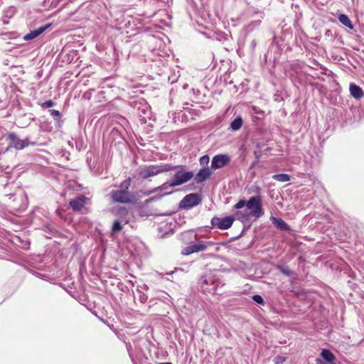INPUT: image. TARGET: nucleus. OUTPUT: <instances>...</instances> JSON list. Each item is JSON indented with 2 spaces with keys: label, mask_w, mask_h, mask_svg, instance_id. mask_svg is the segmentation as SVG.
<instances>
[{
  "label": "nucleus",
  "mask_w": 364,
  "mask_h": 364,
  "mask_svg": "<svg viewBox=\"0 0 364 364\" xmlns=\"http://www.w3.org/2000/svg\"><path fill=\"white\" fill-rule=\"evenodd\" d=\"M245 206L247 208L250 215H252L254 220L258 219L264 214L262 198L260 196H252L247 201L240 200L234 207L235 209H242Z\"/></svg>",
  "instance_id": "1"
},
{
  "label": "nucleus",
  "mask_w": 364,
  "mask_h": 364,
  "mask_svg": "<svg viewBox=\"0 0 364 364\" xmlns=\"http://www.w3.org/2000/svg\"><path fill=\"white\" fill-rule=\"evenodd\" d=\"M176 166H172L169 164H161L159 165H150L145 166L144 167H140L139 169V175L142 178H148L150 177L155 176L159 173L164 172H168L171 170H173Z\"/></svg>",
  "instance_id": "2"
},
{
  "label": "nucleus",
  "mask_w": 364,
  "mask_h": 364,
  "mask_svg": "<svg viewBox=\"0 0 364 364\" xmlns=\"http://www.w3.org/2000/svg\"><path fill=\"white\" fill-rule=\"evenodd\" d=\"M194 176L193 171H186L181 168L176 172L173 178L171 180L172 186H178L189 181Z\"/></svg>",
  "instance_id": "3"
},
{
  "label": "nucleus",
  "mask_w": 364,
  "mask_h": 364,
  "mask_svg": "<svg viewBox=\"0 0 364 364\" xmlns=\"http://www.w3.org/2000/svg\"><path fill=\"white\" fill-rule=\"evenodd\" d=\"M201 202L200 197L197 193H189L186 195L180 202L179 208L189 209L198 205Z\"/></svg>",
  "instance_id": "4"
},
{
  "label": "nucleus",
  "mask_w": 364,
  "mask_h": 364,
  "mask_svg": "<svg viewBox=\"0 0 364 364\" xmlns=\"http://www.w3.org/2000/svg\"><path fill=\"white\" fill-rule=\"evenodd\" d=\"M110 197L114 202L121 203H129L132 202V196L130 192L124 190L112 191Z\"/></svg>",
  "instance_id": "5"
},
{
  "label": "nucleus",
  "mask_w": 364,
  "mask_h": 364,
  "mask_svg": "<svg viewBox=\"0 0 364 364\" xmlns=\"http://www.w3.org/2000/svg\"><path fill=\"white\" fill-rule=\"evenodd\" d=\"M230 162V157L228 154H218L213 156L211 161L213 169L221 168Z\"/></svg>",
  "instance_id": "6"
},
{
  "label": "nucleus",
  "mask_w": 364,
  "mask_h": 364,
  "mask_svg": "<svg viewBox=\"0 0 364 364\" xmlns=\"http://www.w3.org/2000/svg\"><path fill=\"white\" fill-rule=\"evenodd\" d=\"M233 216H226L223 218L214 217L211 220V224L213 227L217 228H230L235 220Z\"/></svg>",
  "instance_id": "7"
},
{
  "label": "nucleus",
  "mask_w": 364,
  "mask_h": 364,
  "mask_svg": "<svg viewBox=\"0 0 364 364\" xmlns=\"http://www.w3.org/2000/svg\"><path fill=\"white\" fill-rule=\"evenodd\" d=\"M87 198L84 196L77 197L70 201V205L75 211L80 210L86 204Z\"/></svg>",
  "instance_id": "8"
},
{
  "label": "nucleus",
  "mask_w": 364,
  "mask_h": 364,
  "mask_svg": "<svg viewBox=\"0 0 364 364\" xmlns=\"http://www.w3.org/2000/svg\"><path fill=\"white\" fill-rule=\"evenodd\" d=\"M8 137L12 141L13 146L16 149L21 150L28 145L27 140L19 139L14 133H10Z\"/></svg>",
  "instance_id": "9"
},
{
  "label": "nucleus",
  "mask_w": 364,
  "mask_h": 364,
  "mask_svg": "<svg viewBox=\"0 0 364 364\" xmlns=\"http://www.w3.org/2000/svg\"><path fill=\"white\" fill-rule=\"evenodd\" d=\"M212 175V171L208 167L201 168L195 176V181L200 183L208 179Z\"/></svg>",
  "instance_id": "10"
},
{
  "label": "nucleus",
  "mask_w": 364,
  "mask_h": 364,
  "mask_svg": "<svg viewBox=\"0 0 364 364\" xmlns=\"http://www.w3.org/2000/svg\"><path fill=\"white\" fill-rule=\"evenodd\" d=\"M49 26H50V25L47 24L46 26H41L34 31H31L28 33H27L26 35L24 36L23 39L25 41L33 40V39L36 38V37H38L41 33H43L46 30V28H48Z\"/></svg>",
  "instance_id": "11"
},
{
  "label": "nucleus",
  "mask_w": 364,
  "mask_h": 364,
  "mask_svg": "<svg viewBox=\"0 0 364 364\" xmlns=\"http://www.w3.org/2000/svg\"><path fill=\"white\" fill-rule=\"evenodd\" d=\"M238 210L235 214V219L241 220L242 223L248 222L252 218L247 208L243 210L237 209Z\"/></svg>",
  "instance_id": "12"
},
{
  "label": "nucleus",
  "mask_w": 364,
  "mask_h": 364,
  "mask_svg": "<svg viewBox=\"0 0 364 364\" xmlns=\"http://www.w3.org/2000/svg\"><path fill=\"white\" fill-rule=\"evenodd\" d=\"M349 90L350 95L357 100L362 98L364 95L363 90L354 83L350 84Z\"/></svg>",
  "instance_id": "13"
},
{
  "label": "nucleus",
  "mask_w": 364,
  "mask_h": 364,
  "mask_svg": "<svg viewBox=\"0 0 364 364\" xmlns=\"http://www.w3.org/2000/svg\"><path fill=\"white\" fill-rule=\"evenodd\" d=\"M321 355L326 362L329 363H333L336 359L335 355L329 350L327 349H323L321 353Z\"/></svg>",
  "instance_id": "14"
},
{
  "label": "nucleus",
  "mask_w": 364,
  "mask_h": 364,
  "mask_svg": "<svg viewBox=\"0 0 364 364\" xmlns=\"http://www.w3.org/2000/svg\"><path fill=\"white\" fill-rule=\"evenodd\" d=\"M338 20H339V21L343 25H344L345 26L348 27V28H350V29H353V24L351 23V21L350 20V18L348 17L347 15H346V14H341L338 16Z\"/></svg>",
  "instance_id": "15"
},
{
  "label": "nucleus",
  "mask_w": 364,
  "mask_h": 364,
  "mask_svg": "<svg viewBox=\"0 0 364 364\" xmlns=\"http://www.w3.org/2000/svg\"><path fill=\"white\" fill-rule=\"evenodd\" d=\"M243 124V120L241 117L235 118L230 124V128L233 131L239 130Z\"/></svg>",
  "instance_id": "16"
},
{
  "label": "nucleus",
  "mask_w": 364,
  "mask_h": 364,
  "mask_svg": "<svg viewBox=\"0 0 364 364\" xmlns=\"http://www.w3.org/2000/svg\"><path fill=\"white\" fill-rule=\"evenodd\" d=\"M272 178L279 182H287L290 180V176L287 173L276 174Z\"/></svg>",
  "instance_id": "17"
},
{
  "label": "nucleus",
  "mask_w": 364,
  "mask_h": 364,
  "mask_svg": "<svg viewBox=\"0 0 364 364\" xmlns=\"http://www.w3.org/2000/svg\"><path fill=\"white\" fill-rule=\"evenodd\" d=\"M270 219L272 221V223L277 226V228H288L286 223L280 218H277L272 216Z\"/></svg>",
  "instance_id": "18"
},
{
  "label": "nucleus",
  "mask_w": 364,
  "mask_h": 364,
  "mask_svg": "<svg viewBox=\"0 0 364 364\" xmlns=\"http://www.w3.org/2000/svg\"><path fill=\"white\" fill-rule=\"evenodd\" d=\"M169 187H173L171 186V181L170 183H164V184H162L161 186L159 187H157V188H154L153 190L150 191L149 193H146V196L149 195L150 193H156L159 191H163V190H166L167 188H168Z\"/></svg>",
  "instance_id": "19"
},
{
  "label": "nucleus",
  "mask_w": 364,
  "mask_h": 364,
  "mask_svg": "<svg viewBox=\"0 0 364 364\" xmlns=\"http://www.w3.org/2000/svg\"><path fill=\"white\" fill-rule=\"evenodd\" d=\"M195 252H198L197 248H196V246L195 244L186 247L182 251V254L183 255H191L192 253H195Z\"/></svg>",
  "instance_id": "20"
},
{
  "label": "nucleus",
  "mask_w": 364,
  "mask_h": 364,
  "mask_svg": "<svg viewBox=\"0 0 364 364\" xmlns=\"http://www.w3.org/2000/svg\"><path fill=\"white\" fill-rule=\"evenodd\" d=\"M128 223V220L127 218H119L114 220L113 225L112 228H122Z\"/></svg>",
  "instance_id": "21"
},
{
  "label": "nucleus",
  "mask_w": 364,
  "mask_h": 364,
  "mask_svg": "<svg viewBox=\"0 0 364 364\" xmlns=\"http://www.w3.org/2000/svg\"><path fill=\"white\" fill-rule=\"evenodd\" d=\"M210 244H212V242L200 241L195 245L196 246L197 251L198 252L204 251L207 248L208 245H210Z\"/></svg>",
  "instance_id": "22"
},
{
  "label": "nucleus",
  "mask_w": 364,
  "mask_h": 364,
  "mask_svg": "<svg viewBox=\"0 0 364 364\" xmlns=\"http://www.w3.org/2000/svg\"><path fill=\"white\" fill-rule=\"evenodd\" d=\"M130 184H131V178H128L127 179L124 180L120 185V190H124V191H128L129 189V187L130 186Z\"/></svg>",
  "instance_id": "23"
},
{
  "label": "nucleus",
  "mask_w": 364,
  "mask_h": 364,
  "mask_svg": "<svg viewBox=\"0 0 364 364\" xmlns=\"http://www.w3.org/2000/svg\"><path fill=\"white\" fill-rule=\"evenodd\" d=\"M183 235L185 236V237H188L191 239L192 237H194L195 239H196L197 237H198L197 233H196L193 230H188L185 231L183 233Z\"/></svg>",
  "instance_id": "24"
},
{
  "label": "nucleus",
  "mask_w": 364,
  "mask_h": 364,
  "mask_svg": "<svg viewBox=\"0 0 364 364\" xmlns=\"http://www.w3.org/2000/svg\"><path fill=\"white\" fill-rule=\"evenodd\" d=\"M209 160H210L209 156L208 155H204L200 157V165L205 166L208 164Z\"/></svg>",
  "instance_id": "25"
},
{
  "label": "nucleus",
  "mask_w": 364,
  "mask_h": 364,
  "mask_svg": "<svg viewBox=\"0 0 364 364\" xmlns=\"http://www.w3.org/2000/svg\"><path fill=\"white\" fill-rule=\"evenodd\" d=\"M168 193H165V194H162V195H160V196H154V197H151L150 198H148L145 200V203L146 204H148L151 201H155V200H159L161 199L163 196H166L168 195Z\"/></svg>",
  "instance_id": "26"
},
{
  "label": "nucleus",
  "mask_w": 364,
  "mask_h": 364,
  "mask_svg": "<svg viewBox=\"0 0 364 364\" xmlns=\"http://www.w3.org/2000/svg\"><path fill=\"white\" fill-rule=\"evenodd\" d=\"M252 299L258 304H264V299L260 295H257V294L254 295L252 296Z\"/></svg>",
  "instance_id": "27"
},
{
  "label": "nucleus",
  "mask_w": 364,
  "mask_h": 364,
  "mask_svg": "<svg viewBox=\"0 0 364 364\" xmlns=\"http://www.w3.org/2000/svg\"><path fill=\"white\" fill-rule=\"evenodd\" d=\"M14 14H15V9L13 7H11L5 11V16L11 17L14 15Z\"/></svg>",
  "instance_id": "28"
},
{
  "label": "nucleus",
  "mask_w": 364,
  "mask_h": 364,
  "mask_svg": "<svg viewBox=\"0 0 364 364\" xmlns=\"http://www.w3.org/2000/svg\"><path fill=\"white\" fill-rule=\"evenodd\" d=\"M54 102L52 100H47L43 104V107H52L54 106Z\"/></svg>",
  "instance_id": "29"
},
{
  "label": "nucleus",
  "mask_w": 364,
  "mask_h": 364,
  "mask_svg": "<svg viewBox=\"0 0 364 364\" xmlns=\"http://www.w3.org/2000/svg\"><path fill=\"white\" fill-rule=\"evenodd\" d=\"M202 282H203V284H208L209 283H211L213 285H215V283L216 282H215V279H213L211 277H210L209 279H204Z\"/></svg>",
  "instance_id": "30"
},
{
  "label": "nucleus",
  "mask_w": 364,
  "mask_h": 364,
  "mask_svg": "<svg viewBox=\"0 0 364 364\" xmlns=\"http://www.w3.org/2000/svg\"><path fill=\"white\" fill-rule=\"evenodd\" d=\"M50 114L53 117H59L60 116V112L58 110L51 109V110H50Z\"/></svg>",
  "instance_id": "31"
},
{
  "label": "nucleus",
  "mask_w": 364,
  "mask_h": 364,
  "mask_svg": "<svg viewBox=\"0 0 364 364\" xmlns=\"http://www.w3.org/2000/svg\"><path fill=\"white\" fill-rule=\"evenodd\" d=\"M260 23V21H253L252 22L250 25H249V27L252 28L256 27V26H258Z\"/></svg>",
  "instance_id": "32"
},
{
  "label": "nucleus",
  "mask_w": 364,
  "mask_h": 364,
  "mask_svg": "<svg viewBox=\"0 0 364 364\" xmlns=\"http://www.w3.org/2000/svg\"><path fill=\"white\" fill-rule=\"evenodd\" d=\"M21 199L23 200V205L20 208V210H23L25 209V208L26 207V204H27V202H26V198L23 196L21 197Z\"/></svg>",
  "instance_id": "33"
},
{
  "label": "nucleus",
  "mask_w": 364,
  "mask_h": 364,
  "mask_svg": "<svg viewBox=\"0 0 364 364\" xmlns=\"http://www.w3.org/2000/svg\"><path fill=\"white\" fill-rule=\"evenodd\" d=\"M147 299H148L147 296L145 295L144 294H143L142 295L140 296V300L143 303L146 302Z\"/></svg>",
  "instance_id": "34"
},
{
  "label": "nucleus",
  "mask_w": 364,
  "mask_h": 364,
  "mask_svg": "<svg viewBox=\"0 0 364 364\" xmlns=\"http://www.w3.org/2000/svg\"><path fill=\"white\" fill-rule=\"evenodd\" d=\"M121 230V229H117V228L112 229V232H111V235H112V237H114V236H115V235L117 233V232H118L119 230Z\"/></svg>",
  "instance_id": "35"
},
{
  "label": "nucleus",
  "mask_w": 364,
  "mask_h": 364,
  "mask_svg": "<svg viewBox=\"0 0 364 364\" xmlns=\"http://www.w3.org/2000/svg\"><path fill=\"white\" fill-rule=\"evenodd\" d=\"M174 233V231H173V229H169V230L168 232H166V235H173Z\"/></svg>",
  "instance_id": "36"
},
{
  "label": "nucleus",
  "mask_w": 364,
  "mask_h": 364,
  "mask_svg": "<svg viewBox=\"0 0 364 364\" xmlns=\"http://www.w3.org/2000/svg\"><path fill=\"white\" fill-rule=\"evenodd\" d=\"M288 272H289L288 270H286L284 269H282V272H284L286 274H289Z\"/></svg>",
  "instance_id": "37"
},
{
  "label": "nucleus",
  "mask_w": 364,
  "mask_h": 364,
  "mask_svg": "<svg viewBox=\"0 0 364 364\" xmlns=\"http://www.w3.org/2000/svg\"><path fill=\"white\" fill-rule=\"evenodd\" d=\"M3 22H4V23H8V21H6V19H5V16L3 18Z\"/></svg>",
  "instance_id": "38"
},
{
  "label": "nucleus",
  "mask_w": 364,
  "mask_h": 364,
  "mask_svg": "<svg viewBox=\"0 0 364 364\" xmlns=\"http://www.w3.org/2000/svg\"><path fill=\"white\" fill-rule=\"evenodd\" d=\"M159 364H172L171 363H160Z\"/></svg>",
  "instance_id": "39"
},
{
  "label": "nucleus",
  "mask_w": 364,
  "mask_h": 364,
  "mask_svg": "<svg viewBox=\"0 0 364 364\" xmlns=\"http://www.w3.org/2000/svg\"><path fill=\"white\" fill-rule=\"evenodd\" d=\"M142 112H143L144 114H146V109H142Z\"/></svg>",
  "instance_id": "40"
},
{
  "label": "nucleus",
  "mask_w": 364,
  "mask_h": 364,
  "mask_svg": "<svg viewBox=\"0 0 364 364\" xmlns=\"http://www.w3.org/2000/svg\"><path fill=\"white\" fill-rule=\"evenodd\" d=\"M210 290H211V291H215V287H213V289H211Z\"/></svg>",
  "instance_id": "41"
}]
</instances>
